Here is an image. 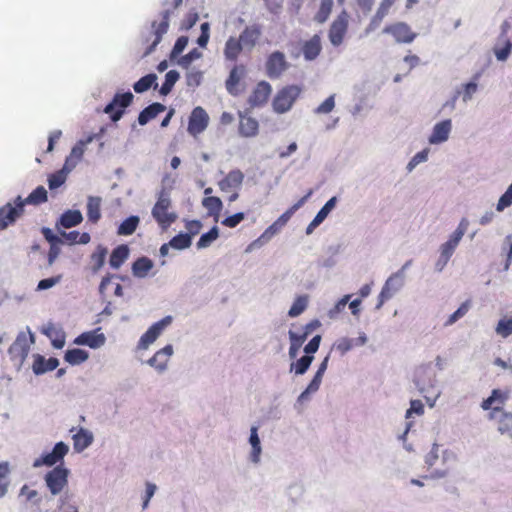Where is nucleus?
Wrapping results in <instances>:
<instances>
[{"instance_id":"obj_5","label":"nucleus","mask_w":512,"mask_h":512,"mask_svg":"<svg viewBox=\"0 0 512 512\" xmlns=\"http://www.w3.org/2000/svg\"><path fill=\"white\" fill-rule=\"evenodd\" d=\"M28 332L29 335L20 332L8 350L11 359L18 361L19 366H21L27 358L30 345L35 342L34 334L30 330H28Z\"/></svg>"},{"instance_id":"obj_28","label":"nucleus","mask_w":512,"mask_h":512,"mask_svg":"<svg viewBox=\"0 0 512 512\" xmlns=\"http://www.w3.org/2000/svg\"><path fill=\"white\" fill-rule=\"evenodd\" d=\"M72 440L74 450L81 453L93 443L94 435L90 430L81 427L72 436Z\"/></svg>"},{"instance_id":"obj_10","label":"nucleus","mask_w":512,"mask_h":512,"mask_svg":"<svg viewBox=\"0 0 512 512\" xmlns=\"http://www.w3.org/2000/svg\"><path fill=\"white\" fill-rule=\"evenodd\" d=\"M69 452V446L60 441L57 442L52 451L43 453L39 458L35 459L33 462L34 468H39L42 466L52 467L56 465L58 462H61L64 457Z\"/></svg>"},{"instance_id":"obj_2","label":"nucleus","mask_w":512,"mask_h":512,"mask_svg":"<svg viewBox=\"0 0 512 512\" xmlns=\"http://www.w3.org/2000/svg\"><path fill=\"white\" fill-rule=\"evenodd\" d=\"M413 384L420 394L434 393L439 389L437 375L430 365H422L415 370Z\"/></svg>"},{"instance_id":"obj_35","label":"nucleus","mask_w":512,"mask_h":512,"mask_svg":"<svg viewBox=\"0 0 512 512\" xmlns=\"http://www.w3.org/2000/svg\"><path fill=\"white\" fill-rule=\"evenodd\" d=\"M129 248L126 244L118 245L111 252L109 264L113 269H119L129 257Z\"/></svg>"},{"instance_id":"obj_19","label":"nucleus","mask_w":512,"mask_h":512,"mask_svg":"<svg viewBox=\"0 0 512 512\" xmlns=\"http://www.w3.org/2000/svg\"><path fill=\"white\" fill-rule=\"evenodd\" d=\"M368 341V337L364 332H360L357 338L341 337L338 338L334 344L333 349L338 351L341 356H344L354 347L364 346Z\"/></svg>"},{"instance_id":"obj_46","label":"nucleus","mask_w":512,"mask_h":512,"mask_svg":"<svg viewBox=\"0 0 512 512\" xmlns=\"http://www.w3.org/2000/svg\"><path fill=\"white\" fill-rule=\"evenodd\" d=\"M314 360L312 355H303L296 362H292L290 365V372H294L295 375H304Z\"/></svg>"},{"instance_id":"obj_20","label":"nucleus","mask_w":512,"mask_h":512,"mask_svg":"<svg viewBox=\"0 0 512 512\" xmlns=\"http://www.w3.org/2000/svg\"><path fill=\"white\" fill-rule=\"evenodd\" d=\"M272 92V86L267 81H260L254 88L252 94L248 98L250 107L263 106Z\"/></svg>"},{"instance_id":"obj_56","label":"nucleus","mask_w":512,"mask_h":512,"mask_svg":"<svg viewBox=\"0 0 512 512\" xmlns=\"http://www.w3.org/2000/svg\"><path fill=\"white\" fill-rule=\"evenodd\" d=\"M495 332L502 338H508L512 335V316L501 318L496 327Z\"/></svg>"},{"instance_id":"obj_36","label":"nucleus","mask_w":512,"mask_h":512,"mask_svg":"<svg viewBox=\"0 0 512 512\" xmlns=\"http://www.w3.org/2000/svg\"><path fill=\"white\" fill-rule=\"evenodd\" d=\"M245 49L236 37L230 36L224 47V56L228 61H236L242 50Z\"/></svg>"},{"instance_id":"obj_47","label":"nucleus","mask_w":512,"mask_h":512,"mask_svg":"<svg viewBox=\"0 0 512 512\" xmlns=\"http://www.w3.org/2000/svg\"><path fill=\"white\" fill-rule=\"evenodd\" d=\"M108 249L102 245H98L91 255L92 272L97 273L105 264Z\"/></svg>"},{"instance_id":"obj_51","label":"nucleus","mask_w":512,"mask_h":512,"mask_svg":"<svg viewBox=\"0 0 512 512\" xmlns=\"http://www.w3.org/2000/svg\"><path fill=\"white\" fill-rule=\"evenodd\" d=\"M219 237V229L217 226H213L208 232L203 233L198 242L196 243L197 249L208 248L217 238Z\"/></svg>"},{"instance_id":"obj_4","label":"nucleus","mask_w":512,"mask_h":512,"mask_svg":"<svg viewBox=\"0 0 512 512\" xmlns=\"http://www.w3.org/2000/svg\"><path fill=\"white\" fill-rule=\"evenodd\" d=\"M69 469L58 465L45 474L44 480L53 496L59 495L68 485Z\"/></svg>"},{"instance_id":"obj_54","label":"nucleus","mask_w":512,"mask_h":512,"mask_svg":"<svg viewBox=\"0 0 512 512\" xmlns=\"http://www.w3.org/2000/svg\"><path fill=\"white\" fill-rule=\"evenodd\" d=\"M192 244V240L189 234L179 233L172 237L169 241L171 248L176 250H184L189 248Z\"/></svg>"},{"instance_id":"obj_57","label":"nucleus","mask_w":512,"mask_h":512,"mask_svg":"<svg viewBox=\"0 0 512 512\" xmlns=\"http://www.w3.org/2000/svg\"><path fill=\"white\" fill-rule=\"evenodd\" d=\"M429 149L425 148L417 152L408 162L406 170L411 173L419 164L424 163L428 160Z\"/></svg>"},{"instance_id":"obj_42","label":"nucleus","mask_w":512,"mask_h":512,"mask_svg":"<svg viewBox=\"0 0 512 512\" xmlns=\"http://www.w3.org/2000/svg\"><path fill=\"white\" fill-rule=\"evenodd\" d=\"M202 205L207 209L209 216H213L215 221H218V217L223 208V203L219 197L209 196L202 200Z\"/></svg>"},{"instance_id":"obj_7","label":"nucleus","mask_w":512,"mask_h":512,"mask_svg":"<svg viewBox=\"0 0 512 512\" xmlns=\"http://www.w3.org/2000/svg\"><path fill=\"white\" fill-rule=\"evenodd\" d=\"M133 98L134 96L130 91L116 93L111 102L105 106L103 111L110 115V119L113 122H117L122 118L125 108L132 103Z\"/></svg>"},{"instance_id":"obj_55","label":"nucleus","mask_w":512,"mask_h":512,"mask_svg":"<svg viewBox=\"0 0 512 512\" xmlns=\"http://www.w3.org/2000/svg\"><path fill=\"white\" fill-rule=\"evenodd\" d=\"M351 299V295L350 294H346L344 295L341 299H339L333 307H331L328 311H327V317L331 320H335L338 318V316L340 315V313L343 312V310L345 309L346 305L348 304V302L350 301Z\"/></svg>"},{"instance_id":"obj_41","label":"nucleus","mask_w":512,"mask_h":512,"mask_svg":"<svg viewBox=\"0 0 512 512\" xmlns=\"http://www.w3.org/2000/svg\"><path fill=\"white\" fill-rule=\"evenodd\" d=\"M89 358V353L80 348L68 349L65 352L64 360L70 365H80Z\"/></svg>"},{"instance_id":"obj_13","label":"nucleus","mask_w":512,"mask_h":512,"mask_svg":"<svg viewBox=\"0 0 512 512\" xmlns=\"http://www.w3.org/2000/svg\"><path fill=\"white\" fill-rule=\"evenodd\" d=\"M209 124V116L207 112L200 106L195 107L188 121V132L189 134L196 136L202 133Z\"/></svg>"},{"instance_id":"obj_64","label":"nucleus","mask_w":512,"mask_h":512,"mask_svg":"<svg viewBox=\"0 0 512 512\" xmlns=\"http://www.w3.org/2000/svg\"><path fill=\"white\" fill-rule=\"evenodd\" d=\"M303 493L304 487L302 484L299 483H293L289 485V487L287 488V496L293 503L298 502L302 497Z\"/></svg>"},{"instance_id":"obj_26","label":"nucleus","mask_w":512,"mask_h":512,"mask_svg":"<svg viewBox=\"0 0 512 512\" xmlns=\"http://www.w3.org/2000/svg\"><path fill=\"white\" fill-rule=\"evenodd\" d=\"M395 0H382L380 3V6L378 7L375 15L372 17L370 23L365 28V35H369L371 32H373L375 29H377L384 17L388 14L389 9L393 5Z\"/></svg>"},{"instance_id":"obj_53","label":"nucleus","mask_w":512,"mask_h":512,"mask_svg":"<svg viewBox=\"0 0 512 512\" xmlns=\"http://www.w3.org/2000/svg\"><path fill=\"white\" fill-rule=\"evenodd\" d=\"M471 308V301L466 300L463 302L456 311H454L445 321L444 326L449 327L455 324L458 320L463 318Z\"/></svg>"},{"instance_id":"obj_1","label":"nucleus","mask_w":512,"mask_h":512,"mask_svg":"<svg viewBox=\"0 0 512 512\" xmlns=\"http://www.w3.org/2000/svg\"><path fill=\"white\" fill-rule=\"evenodd\" d=\"M171 13L172 11L170 9H164L160 13L161 21L158 22L157 20H153L148 31L142 32V41L143 43L148 44L143 53V57L152 54L156 50L158 44L162 41L163 36L168 32Z\"/></svg>"},{"instance_id":"obj_32","label":"nucleus","mask_w":512,"mask_h":512,"mask_svg":"<svg viewBox=\"0 0 512 512\" xmlns=\"http://www.w3.org/2000/svg\"><path fill=\"white\" fill-rule=\"evenodd\" d=\"M321 41L318 35H314L310 40L305 41L302 47V53L307 61L315 60L321 52Z\"/></svg>"},{"instance_id":"obj_58","label":"nucleus","mask_w":512,"mask_h":512,"mask_svg":"<svg viewBox=\"0 0 512 512\" xmlns=\"http://www.w3.org/2000/svg\"><path fill=\"white\" fill-rule=\"evenodd\" d=\"M67 174L64 171L58 170L48 176V187L50 190H55L62 186L67 179Z\"/></svg>"},{"instance_id":"obj_50","label":"nucleus","mask_w":512,"mask_h":512,"mask_svg":"<svg viewBox=\"0 0 512 512\" xmlns=\"http://www.w3.org/2000/svg\"><path fill=\"white\" fill-rule=\"evenodd\" d=\"M179 78H180V74L178 71H176V70L168 71L165 75V80L159 89V93L163 96L168 95L172 91L174 85L179 80Z\"/></svg>"},{"instance_id":"obj_40","label":"nucleus","mask_w":512,"mask_h":512,"mask_svg":"<svg viewBox=\"0 0 512 512\" xmlns=\"http://www.w3.org/2000/svg\"><path fill=\"white\" fill-rule=\"evenodd\" d=\"M493 51L498 61H506L512 52V41L510 39H497Z\"/></svg>"},{"instance_id":"obj_49","label":"nucleus","mask_w":512,"mask_h":512,"mask_svg":"<svg viewBox=\"0 0 512 512\" xmlns=\"http://www.w3.org/2000/svg\"><path fill=\"white\" fill-rule=\"evenodd\" d=\"M308 300L309 299L307 295L297 296L288 311V316L295 318L301 315L308 306Z\"/></svg>"},{"instance_id":"obj_21","label":"nucleus","mask_w":512,"mask_h":512,"mask_svg":"<svg viewBox=\"0 0 512 512\" xmlns=\"http://www.w3.org/2000/svg\"><path fill=\"white\" fill-rule=\"evenodd\" d=\"M261 34V26L258 24H253L245 27L237 39L241 41V44L245 49L251 51L257 44Z\"/></svg>"},{"instance_id":"obj_23","label":"nucleus","mask_w":512,"mask_h":512,"mask_svg":"<svg viewBox=\"0 0 512 512\" xmlns=\"http://www.w3.org/2000/svg\"><path fill=\"white\" fill-rule=\"evenodd\" d=\"M245 74L246 68L244 65H236L231 69L229 76L225 82V86L229 94L233 96H237L240 94L241 90L239 89L238 85L240 83V80L245 76Z\"/></svg>"},{"instance_id":"obj_25","label":"nucleus","mask_w":512,"mask_h":512,"mask_svg":"<svg viewBox=\"0 0 512 512\" xmlns=\"http://www.w3.org/2000/svg\"><path fill=\"white\" fill-rule=\"evenodd\" d=\"M248 443L251 446L249 453V461L253 464H259L261 461L262 446L261 440L258 434V426H251Z\"/></svg>"},{"instance_id":"obj_6","label":"nucleus","mask_w":512,"mask_h":512,"mask_svg":"<svg viewBox=\"0 0 512 512\" xmlns=\"http://www.w3.org/2000/svg\"><path fill=\"white\" fill-rule=\"evenodd\" d=\"M24 214L22 197L17 196L13 203L8 202L0 207V231L7 229Z\"/></svg>"},{"instance_id":"obj_27","label":"nucleus","mask_w":512,"mask_h":512,"mask_svg":"<svg viewBox=\"0 0 512 512\" xmlns=\"http://www.w3.org/2000/svg\"><path fill=\"white\" fill-rule=\"evenodd\" d=\"M83 221V215L80 210H67L61 214L56 222V228L60 230L69 229L79 225Z\"/></svg>"},{"instance_id":"obj_3","label":"nucleus","mask_w":512,"mask_h":512,"mask_svg":"<svg viewBox=\"0 0 512 512\" xmlns=\"http://www.w3.org/2000/svg\"><path fill=\"white\" fill-rule=\"evenodd\" d=\"M301 93L298 85H288L277 92L273 101V110L278 114L288 112Z\"/></svg>"},{"instance_id":"obj_44","label":"nucleus","mask_w":512,"mask_h":512,"mask_svg":"<svg viewBox=\"0 0 512 512\" xmlns=\"http://www.w3.org/2000/svg\"><path fill=\"white\" fill-rule=\"evenodd\" d=\"M140 219L138 216L132 215L123 220L118 226L117 233L122 236L132 235L139 225Z\"/></svg>"},{"instance_id":"obj_24","label":"nucleus","mask_w":512,"mask_h":512,"mask_svg":"<svg viewBox=\"0 0 512 512\" xmlns=\"http://www.w3.org/2000/svg\"><path fill=\"white\" fill-rule=\"evenodd\" d=\"M59 366V360L55 357L46 359L40 354L34 355V363L32 370L35 375H42L46 372L53 371Z\"/></svg>"},{"instance_id":"obj_37","label":"nucleus","mask_w":512,"mask_h":512,"mask_svg":"<svg viewBox=\"0 0 512 512\" xmlns=\"http://www.w3.org/2000/svg\"><path fill=\"white\" fill-rule=\"evenodd\" d=\"M157 87V75L155 73H149L133 84L134 91L139 94L148 91L150 88L157 89Z\"/></svg>"},{"instance_id":"obj_63","label":"nucleus","mask_w":512,"mask_h":512,"mask_svg":"<svg viewBox=\"0 0 512 512\" xmlns=\"http://www.w3.org/2000/svg\"><path fill=\"white\" fill-rule=\"evenodd\" d=\"M188 37L187 36H180L177 38L171 52H170V60L176 59L186 48L188 44Z\"/></svg>"},{"instance_id":"obj_59","label":"nucleus","mask_w":512,"mask_h":512,"mask_svg":"<svg viewBox=\"0 0 512 512\" xmlns=\"http://www.w3.org/2000/svg\"><path fill=\"white\" fill-rule=\"evenodd\" d=\"M462 238H463L462 236L453 232L449 236L448 240L446 242H444L443 244H441L439 248L453 256V254H454L457 246L459 245L460 241L462 240Z\"/></svg>"},{"instance_id":"obj_61","label":"nucleus","mask_w":512,"mask_h":512,"mask_svg":"<svg viewBox=\"0 0 512 512\" xmlns=\"http://www.w3.org/2000/svg\"><path fill=\"white\" fill-rule=\"evenodd\" d=\"M332 6H333V0H322L321 1L320 8L316 14V20L319 23H323L328 19L329 15L331 13V10H332Z\"/></svg>"},{"instance_id":"obj_17","label":"nucleus","mask_w":512,"mask_h":512,"mask_svg":"<svg viewBox=\"0 0 512 512\" xmlns=\"http://www.w3.org/2000/svg\"><path fill=\"white\" fill-rule=\"evenodd\" d=\"M101 328L83 332L78 335L73 343L81 346H88L91 349H98L106 342V336L100 332Z\"/></svg>"},{"instance_id":"obj_31","label":"nucleus","mask_w":512,"mask_h":512,"mask_svg":"<svg viewBox=\"0 0 512 512\" xmlns=\"http://www.w3.org/2000/svg\"><path fill=\"white\" fill-rule=\"evenodd\" d=\"M153 267L154 263L149 257L141 256L132 263L131 271L134 277L144 279L149 275Z\"/></svg>"},{"instance_id":"obj_52","label":"nucleus","mask_w":512,"mask_h":512,"mask_svg":"<svg viewBox=\"0 0 512 512\" xmlns=\"http://www.w3.org/2000/svg\"><path fill=\"white\" fill-rule=\"evenodd\" d=\"M171 206L170 190L162 187L157 194V201L154 205V212L158 214L159 210H168Z\"/></svg>"},{"instance_id":"obj_16","label":"nucleus","mask_w":512,"mask_h":512,"mask_svg":"<svg viewBox=\"0 0 512 512\" xmlns=\"http://www.w3.org/2000/svg\"><path fill=\"white\" fill-rule=\"evenodd\" d=\"M452 120L444 119L440 122H437L431 131V134L428 137V142L430 145H440L445 143L451 134L452 131Z\"/></svg>"},{"instance_id":"obj_18","label":"nucleus","mask_w":512,"mask_h":512,"mask_svg":"<svg viewBox=\"0 0 512 512\" xmlns=\"http://www.w3.org/2000/svg\"><path fill=\"white\" fill-rule=\"evenodd\" d=\"M173 352V346L171 344H167L148 359L146 363L154 368L158 373L162 374L167 370V363L169 358L173 355Z\"/></svg>"},{"instance_id":"obj_34","label":"nucleus","mask_w":512,"mask_h":512,"mask_svg":"<svg viewBox=\"0 0 512 512\" xmlns=\"http://www.w3.org/2000/svg\"><path fill=\"white\" fill-rule=\"evenodd\" d=\"M166 107L158 102L152 103L145 107L138 115V123L141 126L146 125L149 121L154 119L158 114L164 112Z\"/></svg>"},{"instance_id":"obj_38","label":"nucleus","mask_w":512,"mask_h":512,"mask_svg":"<svg viewBox=\"0 0 512 512\" xmlns=\"http://www.w3.org/2000/svg\"><path fill=\"white\" fill-rule=\"evenodd\" d=\"M480 78V73H476L472 79L462 84L460 89V95L462 96V101L464 103H468L474 97V95L478 92V80Z\"/></svg>"},{"instance_id":"obj_14","label":"nucleus","mask_w":512,"mask_h":512,"mask_svg":"<svg viewBox=\"0 0 512 512\" xmlns=\"http://www.w3.org/2000/svg\"><path fill=\"white\" fill-rule=\"evenodd\" d=\"M348 28V19L346 12H342L331 24L328 37L331 44L338 47L342 44Z\"/></svg>"},{"instance_id":"obj_30","label":"nucleus","mask_w":512,"mask_h":512,"mask_svg":"<svg viewBox=\"0 0 512 512\" xmlns=\"http://www.w3.org/2000/svg\"><path fill=\"white\" fill-rule=\"evenodd\" d=\"M508 398L509 393L507 391H503L501 389H493L490 396L482 401L481 408L483 410H490V412L496 406L502 408V405L505 404Z\"/></svg>"},{"instance_id":"obj_12","label":"nucleus","mask_w":512,"mask_h":512,"mask_svg":"<svg viewBox=\"0 0 512 512\" xmlns=\"http://www.w3.org/2000/svg\"><path fill=\"white\" fill-rule=\"evenodd\" d=\"M489 419L497 422V431L512 440V411L496 406L489 413Z\"/></svg>"},{"instance_id":"obj_9","label":"nucleus","mask_w":512,"mask_h":512,"mask_svg":"<svg viewBox=\"0 0 512 512\" xmlns=\"http://www.w3.org/2000/svg\"><path fill=\"white\" fill-rule=\"evenodd\" d=\"M172 316H165L161 320L153 323L147 331L140 337L136 349L147 350L151 344H153L157 338L161 335L163 330L171 324Z\"/></svg>"},{"instance_id":"obj_62","label":"nucleus","mask_w":512,"mask_h":512,"mask_svg":"<svg viewBox=\"0 0 512 512\" xmlns=\"http://www.w3.org/2000/svg\"><path fill=\"white\" fill-rule=\"evenodd\" d=\"M337 202L338 199L336 196L331 197L317 212L315 217L323 223V221L327 218L330 212L335 208Z\"/></svg>"},{"instance_id":"obj_60","label":"nucleus","mask_w":512,"mask_h":512,"mask_svg":"<svg viewBox=\"0 0 512 512\" xmlns=\"http://www.w3.org/2000/svg\"><path fill=\"white\" fill-rule=\"evenodd\" d=\"M201 56L202 53L198 49L194 48L187 54L180 57L177 61V64L182 68L188 69L191 63L201 58Z\"/></svg>"},{"instance_id":"obj_48","label":"nucleus","mask_w":512,"mask_h":512,"mask_svg":"<svg viewBox=\"0 0 512 512\" xmlns=\"http://www.w3.org/2000/svg\"><path fill=\"white\" fill-rule=\"evenodd\" d=\"M10 465L7 461L0 462V498L4 497L10 485Z\"/></svg>"},{"instance_id":"obj_33","label":"nucleus","mask_w":512,"mask_h":512,"mask_svg":"<svg viewBox=\"0 0 512 512\" xmlns=\"http://www.w3.org/2000/svg\"><path fill=\"white\" fill-rule=\"evenodd\" d=\"M102 198L99 196L87 197V218L88 221L96 224L101 219Z\"/></svg>"},{"instance_id":"obj_15","label":"nucleus","mask_w":512,"mask_h":512,"mask_svg":"<svg viewBox=\"0 0 512 512\" xmlns=\"http://www.w3.org/2000/svg\"><path fill=\"white\" fill-rule=\"evenodd\" d=\"M383 33L392 35L397 43H411L417 36L404 22L387 25Z\"/></svg>"},{"instance_id":"obj_8","label":"nucleus","mask_w":512,"mask_h":512,"mask_svg":"<svg viewBox=\"0 0 512 512\" xmlns=\"http://www.w3.org/2000/svg\"><path fill=\"white\" fill-rule=\"evenodd\" d=\"M405 285V279L402 277V272L392 273L385 281L381 292L378 295V302L376 309H380L383 304L390 300L396 293H398Z\"/></svg>"},{"instance_id":"obj_43","label":"nucleus","mask_w":512,"mask_h":512,"mask_svg":"<svg viewBox=\"0 0 512 512\" xmlns=\"http://www.w3.org/2000/svg\"><path fill=\"white\" fill-rule=\"evenodd\" d=\"M151 214L162 230L168 229L177 219V215L173 212H168V210H159L158 214H155L154 207L152 208Z\"/></svg>"},{"instance_id":"obj_11","label":"nucleus","mask_w":512,"mask_h":512,"mask_svg":"<svg viewBox=\"0 0 512 512\" xmlns=\"http://www.w3.org/2000/svg\"><path fill=\"white\" fill-rule=\"evenodd\" d=\"M289 67L290 64L287 62L284 53L281 51L272 52L265 62L266 75L270 79H279Z\"/></svg>"},{"instance_id":"obj_45","label":"nucleus","mask_w":512,"mask_h":512,"mask_svg":"<svg viewBox=\"0 0 512 512\" xmlns=\"http://www.w3.org/2000/svg\"><path fill=\"white\" fill-rule=\"evenodd\" d=\"M47 198L46 189L43 186H38L28 195L27 198H22L23 207L25 208L26 204L39 205L46 202Z\"/></svg>"},{"instance_id":"obj_29","label":"nucleus","mask_w":512,"mask_h":512,"mask_svg":"<svg viewBox=\"0 0 512 512\" xmlns=\"http://www.w3.org/2000/svg\"><path fill=\"white\" fill-rule=\"evenodd\" d=\"M243 180V172L239 169H233L219 182V188L224 192L239 189L242 186Z\"/></svg>"},{"instance_id":"obj_22","label":"nucleus","mask_w":512,"mask_h":512,"mask_svg":"<svg viewBox=\"0 0 512 512\" xmlns=\"http://www.w3.org/2000/svg\"><path fill=\"white\" fill-rule=\"evenodd\" d=\"M239 134L243 137H254L259 130L258 121L249 115V111L239 112Z\"/></svg>"},{"instance_id":"obj_39","label":"nucleus","mask_w":512,"mask_h":512,"mask_svg":"<svg viewBox=\"0 0 512 512\" xmlns=\"http://www.w3.org/2000/svg\"><path fill=\"white\" fill-rule=\"evenodd\" d=\"M288 337L290 341L288 355L290 359H295L298 356L299 350L306 339L304 335H300L299 332L292 329L288 331Z\"/></svg>"}]
</instances>
